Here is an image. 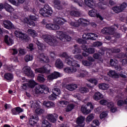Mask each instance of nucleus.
<instances>
[{"label": "nucleus", "instance_id": "20e7f679", "mask_svg": "<svg viewBox=\"0 0 127 127\" xmlns=\"http://www.w3.org/2000/svg\"><path fill=\"white\" fill-rule=\"evenodd\" d=\"M15 35H16V37H18L19 39L24 40V41L26 42L30 39L29 37L27 35L20 32L19 30H16L15 31Z\"/></svg>", "mask_w": 127, "mask_h": 127}, {"label": "nucleus", "instance_id": "6e6d98bb", "mask_svg": "<svg viewBox=\"0 0 127 127\" xmlns=\"http://www.w3.org/2000/svg\"><path fill=\"white\" fill-rule=\"evenodd\" d=\"M87 81H88V82H90V83H91V84H94V85L95 86H96L97 85V84H98V80H97V79H96L95 78H91L90 79H87Z\"/></svg>", "mask_w": 127, "mask_h": 127}, {"label": "nucleus", "instance_id": "9b49d317", "mask_svg": "<svg viewBox=\"0 0 127 127\" xmlns=\"http://www.w3.org/2000/svg\"><path fill=\"white\" fill-rule=\"evenodd\" d=\"M86 75H88V72L83 69H79L75 72V76L77 78H84Z\"/></svg>", "mask_w": 127, "mask_h": 127}, {"label": "nucleus", "instance_id": "1a4fd4ad", "mask_svg": "<svg viewBox=\"0 0 127 127\" xmlns=\"http://www.w3.org/2000/svg\"><path fill=\"white\" fill-rule=\"evenodd\" d=\"M48 121L51 122V123H56L57 119L58 118V115L56 114H48L46 117Z\"/></svg>", "mask_w": 127, "mask_h": 127}, {"label": "nucleus", "instance_id": "09e8293b", "mask_svg": "<svg viewBox=\"0 0 127 127\" xmlns=\"http://www.w3.org/2000/svg\"><path fill=\"white\" fill-rule=\"evenodd\" d=\"M30 70V67L25 66L23 68V73H24V74H25V75H27Z\"/></svg>", "mask_w": 127, "mask_h": 127}, {"label": "nucleus", "instance_id": "4c0bfd02", "mask_svg": "<svg viewBox=\"0 0 127 127\" xmlns=\"http://www.w3.org/2000/svg\"><path fill=\"white\" fill-rule=\"evenodd\" d=\"M77 42L78 43H79L80 44H82L81 46V47L82 48H86L87 45H86V41L82 39H78L76 40Z\"/></svg>", "mask_w": 127, "mask_h": 127}, {"label": "nucleus", "instance_id": "4468645a", "mask_svg": "<svg viewBox=\"0 0 127 127\" xmlns=\"http://www.w3.org/2000/svg\"><path fill=\"white\" fill-rule=\"evenodd\" d=\"M83 50H84V51L82 53V55L84 57H87L89 54H93V53H95V49L94 48H86Z\"/></svg>", "mask_w": 127, "mask_h": 127}, {"label": "nucleus", "instance_id": "b1692460", "mask_svg": "<svg viewBox=\"0 0 127 127\" xmlns=\"http://www.w3.org/2000/svg\"><path fill=\"white\" fill-rule=\"evenodd\" d=\"M4 42L6 43L7 45H12L13 44V40L10 38L8 37V36L5 35L4 37Z\"/></svg>", "mask_w": 127, "mask_h": 127}, {"label": "nucleus", "instance_id": "4d7b16f0", "mask_svg": "<svg viewBox=\"0 0 127 127\" xmlns=\"http://www.w3.org/2000/svg\"><path fill=\"white\" fill-rule=\"evenodd\" d=\"M83 65L84 66H91L92 65V63L88 61L83 60L82 62Z\"/></svg>", "mask_w": 127, "mask_h": 127}, {"label": "nucleus", "instance_id": "a878e982", "mask_svg": "<svg viewBox=\"0 0 127 127\" xmlns=\"http://www.w3.org/2000/svg\"><path fill=\"white\" fill-rule=\"evenodd\" d=\"M43 105L47 108H54L55 104L51 101H44Z\"/></svg>", "mask_w": 127, "mask_h": 127}, {"label": "nucleus", "instance_id": "f8f14e48", "mask_svg": "<svg viewBox=\"0 0 127 127\" xmlns=\"http://www.w3.org/2000/svg\"><path fill=\"white\" fill-rule=\"evenodd\" d=\"M39 120V118H38V116L36 115H32L30 117L28 125L34 126V125H35V123H36V121Z\"/></svg>", "mask_w": 127, "mask_h": 127}, {"label": "nucleus", "instance_id": "0e129e2a", "mask_svg": "<svg viewBox=\"0 0 127 127\" xmlns=\"http://www.w3.org/2000/svg\"><path fill=\"white\" fill-rule=\"evenodd\" d=\"M26 50L24 49H21L19 50V54H21V55H25L26 54Z\"/></svg>", "mask_w": 127, "mask_h": 127}, {"label": "nucleus", "instance_id": "7c9ffc66", "mask_svg": "<svg viewBox=\"0 0 127 127\" xmlns=\"http://www.w3.org/2000/svg\"><path fill=\"white\" fill-rule=\"evenodd\" d=\"M81 111L82 113H83V114H84V115H88V114H90V113H91V112H92V111H91V110L87 109V107H86V106H82V107L81 108Z\"/></svg>", "mask_w": 127, "mask_h": 127}, {"label": "nucleus", "instance_id": "c03bdc74", "mask_svg": "<svg viewBox=\"0 0 127 127\" xmlns=\"http://www.w3.org/2000/svg\"><path fill=\"white\" fill-rule=\"evenodd\" d=\"M110 65L111 66H112V67H115L116 66H117V65H118V60H116V59H111L110 60Z\"/></svg>", "mask_w": 127, "mask_h": 127}, {"label": "nucleus", "instance_id": "aec40b11", "mask_svg": "<svg viewBox=\"0 0 127 127\" xmlns=\"http://www.w3.org/2000/svg\"><path fill=\"white\" fill-rule=\"evenodd\" d=\"M54 21H55V22H56V23H57L58 24H59L60 25H63V24H64V22H66V20H65V19H64L62 18L56 17L54 19Z\"/></svg>", "mask_w": 127, "mask_h": 127}, {"label": "nucleus", "instance_id": "f704fd0d", "mask_svg": "<svg viewBox=\"0 0 127 127\" xmlns=\"http://www.w3.org/2000/svg\"><path fill=\"white\" fill-rule=\"evenodd\" d=\"M70 14L74 17H79L81 15V13L79 11L72 10L70 12Z\"/></svg>", "mask_w": 127, "mask_h": 127}, {"label": "nucleus", "instance_id": "6ab92c4d", "mask_svg": "<svg viewBox=\"0 0 127 127\" xmlns=\"http://www.w3.org/2000/svg\"><path fill=\"white\" fill-rule=\"evenodd\" d=\"M24 21L26 23H27L29 27H33V26H35V23H34V22L29 18H25L24 19Z\"/></svg>", "mask_w": 127, "mask_h": 127}, {"label": "nucleus", "instance_id": "6e6552de", "mask_svg": "<svg viewBox=\"0 0 127 127\" xmlns=\"http://www.w3.org/2000/svg\"><path fill=\"white\" fill-rule=\"evenodd\" d=\"M102 33L103 34H107V35H113L115 34V29L111 27H106L101 30Z\"/></svg>", "mask_w": 127, "mask_h": 127}, {"label": "nucleus", "instance_id": "603ef678", "mask_svg": "<svg viewBox=\"0 0 127 127\" xmlns=\"http://www.w3.org/2000/svg\"><path fill=\"white\" fill-rule=\"evenodd\" d=\"M39 18V16H38V15L36 14L35 15H30L29 18L31 19V20L36 21L37 20H38Z\"/></svg>", "mask_w": 127, "mask_h": 127}, {"label": "nucleus", "instance_id": "c85d7f7f", "mask_svg": "<svg viewBox=\"0 0 127 127\" xmlns=\"http://www.w3.org/2000/svg\"><path fill=\"white\" fill-rule=\"evenodd\" d=\"M4 8H5V10L8 11V12H12V11H13V8H12V7L6 3L4 4Z\"/></svg>", "mask_w": 127, "mask_h": 127}, {"label": "nucleus", "instance_id": "864d4df0", "mask_svg": "<svg viewBox=\"0 0 127 127\" xmlns=\"http://www.w3.org/2000/svg\"><path fill=\"white\" fill-rule=\"evenodd\" d=\"M53 93H55L56 95H57V96H58V95H60L61 94V91L59 88L55 87L54 88Z\"/></svg>", "mask_w": 127, "mask_h": 127}, {"label": "nucleus", "instance_id": "39448f33", "mask_svg": "<svg viewBox=\"0 0 127 127\" xmlns=\"http://www.w3.org/2000/svg\"><path fill=\"white\" fill-rule=\"evenodd\" d=\"M50 68H51V66L49 64H47L43 67L36 68L35 69V71L36 73H42V74L45 73L46 74H49V73H50Z\"/></svg>", "mask_w": 127, "mask_h": 127}, {"label": "nucleus", "instance_id": "f3484780", "mask_svg": "<svg viewBox=\"0 0 127 127\" xmlns=\"http://www.w3.org/2000/svg\"><path fill=\"white\" fill-rule=\"evenodd\" d=\"M59 77H60V73L57 71H55L48 76V78L50 80H54V79H57Z\"/></svg>", "mask_w": 127, "mask_h": 127}, {"label": "nucleus", "instance_id": "69168bd1", "mask_svg": "<svg viewBox=\"0 0 127 127\" xmlns=\"http://www.w3.org/2000/svg\"><path fill=\"white\" fill-rule=\"evenodd\" d=\"M43 93L48 94L49 93V88L47 86L44 85V88H43Z\"/></svg>", "mask_w": 127, "mask_h": 127}, {"label": "nucleus", "instance_id": "a19ab883", "mask_svg": "<svg viewBox=\"0 0 127 127\" xmlns=\"http://www.w3.org/2000/svg\"><path fill=\"white\" fill-rule=\"evenodd\" d=\"M42 124L43 127H51V124L44 119L42 120Z\"/></svg>", "mask_w": 127, "mask_h": 127}, {"label": "nucleus", "instance_id": "9d476101", "mask_svg": "<svg viewBox=\"0 0 127 127\" xmlns=\"http://www.w3.org/2000/svg\"><path fill=\"white\" fill-rule=\"evenodd\" d=\"M88 14L91 17H97L99 18L100 20H104V18L100 14V13H97V11L95 9H92L88 12Z\"/></svg>", "mask_w": 127, "mask_h": 127}, {"label": "nucleus", "instance_id": "2eb2a0df", "mask_svg": "<svg viewBox=\"0 0 127 127\" xmlns=\"http://www.w3.org/2000/svg\"><path fill=\"white\" fill-rule=\"evenodd\" d=\"M65 88L66 89V90H68V91H70L72 92L78 88V85L74 83H69L65 85Z\"/></svg>", "mask_w": 127, "mask_h": 127}, {"label": "nucleus", "instance_id": "a18cd8bd", "mask_svg": "<svg viewBox=\"0 0 127 127\" xmlns=\"http://www.w3.org/2000/svg\"><path fill=\"white\" fill-rule=\"evenodd\" d=\"M98 38V35L95 33H89V39L91 40H96Z\"/></svg>", "mask_w": 127, "mask_h": 127}, {"label": "nucleus", "instance_id": "8fccbe9b", "mask_svg": "<svg viewBox=\"0 0 127 127\" xmlns=\"http://www.w3.org/2000/svg\"><path fill=\"white\" fill-rule=\"evenodd\" d=\"M40 106H39L38 107L35 109V113L37 115H41V114L44 112L43 110L40 109Z\"/></svg>", "mask_w": 127, "mask_h": 127}, {"label": "nucleus", "instance_id": "bb28decb", "mask_svg": "<svg viewBox=\"0 0 127 127\" xmlns=\"http://www.w3.org/2000/svg\"><path fill=\"white\" fill-rule=\"evenodd\" d=\"M53 3L55 5V7H56L57 9L60 10L63 8V7L60 4V0H54Z\"/></svg>", "mask_w": 127, "mask_h": 127}, {"label": "nucleus", "instance_id": "4be33fe9", "mask_svg": "<svg viewBox=\"0 0 127 127\" xmlns=\"http://www.w3.org/2000/svg\"><path fill=\"white\" fill-rule=\"evenodd\" d=\"M103 98H104V96L99 92H95L93 95V99L95 101H99V100H101Z\"/></svg>", "mask_w": 127, "mask_h": 127}, {"label": "nucleus", "instance_id": "a211bd4d", "mask_svg": "<svg viewBox=\"0 0 127 127\" xmlns=\"http://www.w3.org/2000/svg\"><path fill=\"white\" fill-rule=\"evenodd\" d=\"M43 88H44V85H38L35 88V91L36 94H42L43 93Z\"/></svg>", "mask_w": 127, "mask_h": 127}, {"label": "nucleus", "instance_id": "2f4dec72", "mask_svg": "<svg viewBox=\"0 0 127 127\" xmlns=\"http://www.w3.org/2000/svg\"><path fill=\"white\" fill-rule=\"evenodd\" d=\"M85 121V117L83 116H80L78 118H77L76 120V124L77 125H85L84 124V121Z\"/></svg>", "mask_w": 127, "mask_h": 127}, {"label": "nucleus", "instance_id": "5fc2aeb1", "mask_svg": "<svg viewBox=\"0 0 127 127\" xmlns=\"http://www.w3.org/2000/svg\"><path fill=\"white\" fill-rule=\"evenodd\" d=\"M57 98V95L55 93H53L52 95L49 96V99L51 100V101H54L56 100Z\"/></svg>", "mask_w": 127, "mask_h": 127}, {"label": "nucleus", "instance_id": "13d9d810", "mask_svg": "<svg viewBox=\"0 0 127 127\" xmlns=\"http://www.w3.org/2000/svg\"><path fill=\"white\" fill-rule=\"evenodd\" d=\"M36 44L38 47V48H39V47L40 48H46V45H45V44L41 43L40 42H39V41H37V42H36Z\"/></svg>", "mask_w": 127, "mask_h": 127}, {"label": "nucleus", "instance_id": "7ed1b4c3", "mask_svg": "<svg viewBox=\"0 0 127 127\" xmlns=\"http://www.w3.org/2000/svg\"><path fill=\"white\" fill-rule=\"evenodd\" d=\"M53 13V11L52 10V8L47 4H46L43 8L40 9V13L43 16L44 15V14L51 15Z\"/></svg>", "mask_w": 127, "mask_h": 127}, {"label": "nucleus", "instance_id": "423d86ee", "mask_svg": "<svg viewBox=\"0 0 127 127\" xmlns=\"http://www.w3.org/2000/svg\"><path fill=\"white\" fill-rule=\"evenodd\" d=\"M58 34H59V38L60 40L65 42V41H70L71 40V37L65 34L63 32L58 31L57 32Z\"/></svg>", "mask_w": 127, "mask_h": 127}, {"label": "nucleus", "instance_id": "393cba45", "mask_svg": "<svg viewBox=\"0 0 127 127\" xmlns=\"http://www.w3.org/2000/svg\"><path fill=\"white\" fill-rule=\"evenodd\" d=\"M64 72L65 73H75V72H77V68L74 67H66L64 68Z\"/></svg>", "mask_w": 127, "mask_h": 127}, {"label": "nucleus", "instance_id": "338daca9", "mask_svg": "<svg viewBox=\"0 0 127 127\" xmlns=\"http://www.w3.org/2000/svg\"><path fill=\"white\" fill-rule=\"evenodd\" d=\"M100 104H101V105H103V106H105V105L108 104V101L105 99H102L100 101Z\"/></svg>", "mask_w": 127, "mask_h": 127}, {"label": "nucleus", "instance_id": "3c124183", "mask_svg": "<svg viewBox=\"0 0 127 127\" xmlns=\"http://www.w3.org/2000/svg\"><path fill=\"white\" fill-rule=\"evenodd\" d=\"M102 45H103V43L99 41L94 42L92 44L93 47H100V46H102Z\"/></svg>", "mask_w": 127, "mask_h": 127}, {"label": "nucleus", "instance_id": "49530a36", "mask_svg": "<svg viewBox=\"0 0 127 127\" xmlns=\"http://www.w3.org/2000/svg\"><path fill=\"white\" fill-rule=\"evenodd\" d=\"M95 115L93 114H89L86 118V123H90L92 120H94Z\"/></svg>", "mask_w": 127, "mask_h": 127}, {"label": "nucleus", "instance_id": "dca6fc26", "mask_svg": "<svg viewBox=\"0 0 127 127\" xmlns=\"http://www.w3.org/2000/svg\"><path fill=\"white\" fill-rule=\"evenodd\" d=\"M38 58L40 59V61H43V62H45L46 63L49 62V58L44 54H40Z\"/></svg>", "mask_w": 127, "mask_h": 127}, {"label": "nucleus", "instance_id": "37998d69", "mask_svg": "<svg viewBox=\"0 0 127 127\" xmlns=\"http://www.w3.org/2000/svg\"><path fill=\"white\" fill-rule=\"evenodd\" d=\"M74 108H75V105L73 104H70L68 105L65 109V112L66 113H69V112H71V111H72Z\"/></svg>", "mask_w": 127, "mask_h": 127}, {"label": "nucleus", "instance_id": "412c9836", "mask_svg": "<svg viewBox=\"0 0 127 127\" xmlns=\"http://www.w3.org/2000/svg\"><path fill=\"white\" fill-rule=\"evenodd\" d=\"M85 3L90 8H95V2L93 0H85Z\"/></svg>", "mask_w": 127, "mask_h": 127}, {"label": "nucleus", "instance_id": "79ce46f5", "mask_svg": "<svg viewBox=\"0 0 127 127\" xmlns=\"http://www.w3.org/2000/svg\"><path fill=\"white\" fill-rule=\"evenodd\" d=\"M99 88L101 90H107L109 88V85L106 83H101L99 85Z\"/></svg>", "mask_w": 127, "mask_h": 127}, {"label": "nucleus", "instance_id": "ea45409f", "mask_svg": "<svg viewBox=\"0 0 127 127\" xmlns=\"http://www.w3.org/2000/svg\"><path fill=\"white\" fill-rule=\"evenodd\" d=\"M24 60L25 62H29V61H32V60H33V56L31 55H27L24 57Z\"/></svg>", "mask_w": 127, "mask_h": 127}, {"label": "nucleus", "instance_id": "473e14b6", "mask_svg": "<svg viewBox=\"0 0 127 127\" xmlns=\"http://www.w3.org/2000/svg\"><path fill=\"white\" fill-rule=\"evenodd\" d=\"M27 33H28V34H29V35L33 38L36 37V36H37V33H36V31L31 29H28L27 30Z\"/></svg>", "mask_w": 127, "mask_h": 127}, {"label": "nucleus", "instance_id": "cd10ccee", "mask_svg": "<svg viewBox=\"0 0 127 127\" xmlns=\"http://www.w3.org/2000/svg\"><path fill=\"white\" fill-rule=\"evenodd\" d=\"M30 105L31 106V108L32 109H33L34 110H35L37 108H38V107H39L40 106L39 104H38V102L36 101L30 102Z\"/></svg>", "mask_w": 127, "mask_h": 127}, {"label": "nucleus", "instance_id": "052dcab7", "mask_svg": "<svg viewBox=\"0 0 127 127\" xmlns=\"http://www.w3.org/2000/svg\"><path fill=\"white\" fill-rule=\"evenodd\" d=\"M98 6L99 8H100V9H106V6H105V4H104L103 3L99 2Z\"/></svg>", "mask_w": 127, "mask_h": 127}, {"label": "nucleus", "instance_id": "0eeeda50", "mask_svg": "<svg viewBox=\"0 0 127 127\" xmlns=\"http://www.w3.org/2000/svg\"><path fill=\"white\" fill-rule=\"evenodd\" d=\"M127 3L123 2L120 6H116L112 8L113 10L115 11L116 13H119V12H122L124 11V9L127 7Z\"/></svg>", "mask_w": 127, "mask_h": 127}, {"label": "nucleus", "instance_id": "e2e57ef3", "mask_svg": "<svg viewBox=\"0 0 127 127\" xmlns=\"http://www.w3.org/2000/svg\"><path fill=\"white\" fill-rule=\"evenodd\" d=\"M59 104H60V105H62V106H67V105L69 104V102L66 100H62L59 102Z\"/></svg>", "mask_w": 127, "mask_h": 127}, {"label": "nucleus", "instance_id": "e433bc0d", "mask_svg": "<svg viewBox=\"0 0 127 127\" xmlns=\"http://www.w3.org/2000/svg\"><path fill=\"white\" fill-rule=\"evenodd\" d=\"M28 88H33L36 86V82L32 80H29L28 82L27 83Z\"/></svg>", "mask_w": 127, "mask_h": 127}, {"label": "nucleus", "instance_id": "72a5a7b5", "mask_svg": "<svg viewBox=\"0 0 127 127\" xmlns=\"http://www.w3.org/2000/svg\"><path fill=\"white\" fill-rule=\"evenodd\" d=\"M69 24L70 25L71 27H79L80 26V23H79V20L77 21H69Z\"/></svg>", "mask_w": 127, "mask_h": 127}, {"label": "nucleus", "instance_id": "bf43d9fd", "mask_svg": "<svg viewBox=\"0 0 127 127\" xmlns=\"http://www.w3.org/2000/svg\"><path fill=\"white\" fill-rule=\"evenodd\" d=\"M37 80L41 83H43L45 81V78L42 75H38L37 77Z\"/></svg>", "mask_w": 127, "mask_h": 127}, {"label": "nucleus", "instance_id": "680f3d73", "mask_svg": "<svg viewBox=\"0 0 127 127\" xmlns=\"http://www.w3.org/2000/svg\"><path fill=\"white\" fill-rule=\"evenodd\" d=\"M73 1L77 3L79 6H83V0H73Z\"/></svg>", "mask_w": 127, "mask_h": 127}, {"label": "nucleus", "instance_id": "f257e3e1", "mask_svg": "<svg viewBox=\"0 0 127 127\" xmlns=\"http://www.w3.org/2000/svg\"><path fill=\"white\" fill-rule=\"evenodd\" d=\"M61 57L63 58H65V63L69 65V66H73V67H80V64L79 62L73 60V58H71V56H68V54L66 53H63L61 55Z\"/></svg>", "mask_w": 127, "mask_h": 127}, {"label": "nucleus", "instance_id": "ddd939ff", "mask_svg": "<svg viewBox=\"0 0 127 127\" xmlns=\"http://www.w3.org/2000/svg\"><path fill=\"white\" fill-rule=\"evenodd\" d=\"M3 24L4 27L6 28V29H14V26L11 22L9 20H5L3 22Z\"/></svg>", "mask_w": 127, "mask_h": 127}, {"label": "nucleus", "instance_id": "5701e85b", "mask_svg": "<svg viewBox=\"0 0 127 127\" xmlns=\"http://www.w3.org/2000/svg\"><path fill=\"white\" fill-rule=\"evenodd\" d=\"M55 66L57 68L59 69H62L63 68L64 65L63 64V62L61 61L60 59H57L56 61Z\"/></svg>", "mask_w": 127, "mask_h": 127}, {"label": "nucleus", "instance_id": "de8ad7c7", "mask_svg": "<svg viewBox=\"0 0 127 127\" xmlns=\"http://www.w3.org/2000/svg\"><path fill=\"white\" fill-rule=\"evenodd\" d=\"M79 92L82 94H86V93H88V92H89V89L85 87H80L79 88Z\"/></svg>", "mask_w": 127, "mask_h": 127}, {"label": "nucleus", "instance_id": "774afa93", "mask_svg": "<svg viewBox=\"0 0 127 127\" xmlns=\"http://www.w3.org/2000/svg\"><path fill=\"white\" fill-rule=\"evenodd\" d=\"M81 52V49L75 48L72 51L73 54H77V53H80Z\"/></svg>", "mask_w": 127, "mask_h": 127}, {"label": "nucleus", "instance_id": "58836bf2", "mask_svg": "<svg viewBox=\"0 0 127 127\" xmlns=\"http://www.w3.org/2000/svg\"><path fill=\"white\" fill-rule=\"evenodd\" d=\"M108 74L111 78H119V74H118L115 71H110Z\"/></svg>", "mask_w": 127, "mask_h": 127}, {"label": "nucleus", "instance_id": "f03ea898", "mask_svg": "<svg viewBox=\"0 0 127 127\" xmlns=\"http://www.w3.org/2000/svg\"><path fill=\"white\" fill-rule=\"evenodd\" d=\"M41 38H42V39H43V40L46 42V43H48V44L51 46H55L57 43V41L56 40L55 37L50 35H42Z\"/></svg>", "mask_w": 127, "mask_h": 127}, {"label": "nucleus", "instance_id": "c9c22d12", "mask_svg": "<svg viewBox=\"0 0 127 127\" xmlns=\"http://www.w3.org/2000/svg\"><path fill=\"white\" fill-rule=\"evenodd\" d=\"M78 22L79 23V25H87L88 23H89V21L85 19H79Z\"/></svg>", "mask_w": 127, "mask_h": 127}, {"label": "nucleus", "instance_id": "c756f323", "mask_svg": "<svg viewBox=\"0 0 127 127\" xmlns=\"http://www.w3.org/2000/svg\"><path fill=\"white\" fill-rule=\"evenodd\" d=\"M4 78L6 79V80L10 81L13 79V75L11 73H6L4 75Z\"/></svg>", "mask_w": 127, "mask_h": 127}]
</instances>
